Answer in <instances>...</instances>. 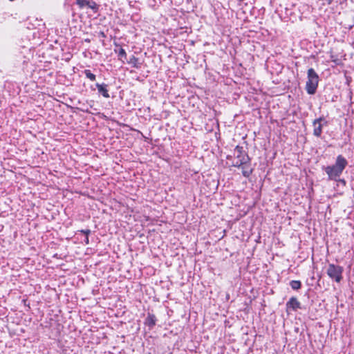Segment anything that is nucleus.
<instances>
[{
  "instance_id": "obj_1",
  "label": "nucleus",
  "mask_w": 354,
  "mask_h": 354,
  "mask_svg": "<svg viewBox=\"0 0 354 354\" xmlns=\"http://www.w3.org/2000/svg\"><path fill=\"white\" fill-rule=\"evenodd\" d=\"M347 164V160L342 155H339L337 157L335 164L332 166L326 167L324 170L328 174L329 179L337 180V178L342 174Z\"/></svg>"
},
{
  "instance_id": "obj_2",
  "label": "nucleus",
  "mask_w": 354,
  "mask_h": 354,
  "mask_svg": "<svg viewBox=\"0 0 354 354\" xmlns=\"http://www.w3.org/2000/svg\"><path fill=\"white\" fill-rule=\"evenodd\" d=\"M307 77L308 80L306 84V90L308 94L313 95L316 92L319 82V76L313 68H309L308 70Z\"/></svg>"
},
{
  "instance_id": "obj_3",
  "label": "nucleus",
  "mask_w": 354,
  "mask_h": 354,
  "mask_svg": "<svg viewBox=\"0 0 354 354\" xmlns=\"http://www.w3.org/2000/svg\"><path fill=\"white\" fill-rule=\"evenodd\" d=\"M344 268L337 265L330 263L327 268L326 273L330 279L334 280L337 283H339L342 280V273Z\"/></svg>"
},
{
  "instance_id": "obj_4",
  "label": "nucleus",
  "mask_w": 354,
  "mask_h": 354,
  "mask_svg": "<svg viewBox=\"0 0 354 354\" xmlns=\"http://www.w3.org/2000/svg\"><path fill=\"white\" fill-rule=\"evenodd\" d=\"M234 155L236 157L232 163L234 167H240L241 164L245 163V161H249L250 158L242 147H235Z\"/></svg>"
},
{
  "instance_id": "obj_5",
  "label": "nucleus",
  "mask_w": 354,
  "mask_h": 354,
  "mask_svg": "<svg viewBox=\"0 0 354 354\" xmlns=\"http://www.w3.org/2000/svg\"><path fill=\"white\" fill-rule=\"evenodd\" d=\"M76 4L79 6L80 8L88 7L92 10H93L94 12H97L98 10V5L93 1L76 0Z\"/></svg>"
},
{
  "instance_id": "obj_6",
  "label": "nucleus",
  "mask_w": 354,
  "mask_h": 354,
  "mask_svg": "<svg viewBox=\"0 0 354 354\" xmlns=\"http://www.w3.org/2000/svg\"><path fill=\"white\" fill-rule=\"evenodd\" d=\"M323 122L326 124V122L324 118H319L314 120L313 122V134L317 137H319L322 132Z\"/></svg>"
},
{
  "instance_id": "obj_7",
  "label": "nucleus",
  "mask_w": 354,
  "mask_h": 354,
  "mask_svg": "<svg viewBox=\"0 0 354 354\" xmlns=\"http://www.w3.org/2000/svg\"><path fill=\"white\" fill-rule=\"evenodd\" d=\"M239 167L241 168L242 174L245 177H249L252 172L250 160L245 161V163L241 164Z\"/></svg>"
},
{
  "instance_id": "obj_8",
  "label": "nucleus",
  "mask_w": 354,
  "mask_h": 354,
  "mask_svg": "<svg viewBox=\"0 0 354 354\" xmlns=\"http://www.w3.org/2000/svg\"><path fill=\"white\" fill-rule=\"evenodd\" d=\"M98 92L105 98H109L110 97L109 91L107 89V85L106 84H99L97 83L95 84Z\"/></svg>"
},
{
  "instance_id": "obj_9",
  "label": "nucleus",
  "mask_w": 354,
  "mask_h": 354,
  "mask_svg": "<svg viewBox=\"0 0 354 354\" xmlns=\"http://www.w3.org/2000/svg\"><path fill=\"white\" fill-rule=\"evenodd\" d=\"M287 306L288 308H292L293 310H296V309L300 308V303L298 301V300L295 297H292L290 299V300L287 303Z\"/></svg>"
},
{
  "instance_id": "obj_10",
  "label": "nucleus",
  "mask_w": 354,
  "mask_h": 354,
  "mask_svg": "<svg viewBox=\"0 0 354 354\" xmlns=\"http://www.w3.org/2000/svg\"><path fill=\"white\" fill-rule=\"evenodd\" d=\"M290 286L293 290H299L301 288V283L300 281L292 280L290 282Z\"/></svg>"
},
{
  "instance_id": "obj_11",
  "label": "nucleus",
  "mask_w": 354,
  "mask_h": 354,
  "mask_svg": "<svg viewBox=\"0 0 354 354\" xmlns=\"http://www.w3.org/2000/svg\"><path fill=\"white\" fill-rule=\"evenodd\" d=\"M84 73L85 76L89 79L91 81H95V75L91 73L90 70H85L84 71Z\"/></svg>"
},
{
  "instance_id": "obj_12",
  "label": "nucleus",
  "mask_w": 354,
  "mask_h": 354,
  "mask_svg": "<svg viewBox=\"0 0 354 354\" xmlns=\"http://www.w3.org/2000/svg\"><path fill=\"white\" fill-rule=\"evenodd\" d=\"M147 321L150 326H154L156 324V317L153 315H149Z\"/></svg>"
},
{
  "instance_id": "obj_13",
  "label": "nucleus",
  "mask_w": 354,
  "mask_h": 354,
  "mask_svg": "<svg viewBox=\"0 0 354 354\" xmlns=\"http://www.w3.org/2000/svg\"><path fill=\"white\" fill-rule=\"evenodd\" d=\"M130 64H132L133 65V66L135 67H137L136 64H137V62H138V59L134 57V56H132L131 58H130V60L129 62Z\"/></svg>"
},
{
  "instance_id": "obj_14",
  "label": "nucleus",
  "mask_w": 354,
  "mask_h": 354,
  "mask_svg": "<svg viewBox=\"0 0 354 354\" xmlns=\"http://www.w3.org/2000/svg\"><path fill=\"white\" fill-rule=\"evenodd\" d=\"M118 56H120L121 57H126L127 54H126L124 49H123L122 48H120L119 52H118Z\"/></svg>"
},
{
  "instance_id": "obj_15",
  "label": "nucleus",
  "mask_w": 354,
  "mask_h": 354,
  "mask_svg": "<svg viewBox=\"0 0 354 354\" xmlns=\"http://www.w3.org/2000/svg\"><path fill=\"white\" fill-rule=\"evenodd\" d=\"M80 232L83 233L86 236H88L91 233V230H82L80 231Z\"/></svg>"
},
{
  "instance_id": "obj_16",
  "label": "nucleus",
  "mask_w": 354,
  "mask_h": 354,
  "mask_svg": "<svg viewBox=\"0 0 354 354\" xmlns=\"http://www.w3.org/2000/svg\"><path fill=\"white\" fill-rule=\"evenodd\" d=\"M84 242L86 244H88V243H89L88 236H86V238L84 239Z\"/></svg>"
},
{
  "instance_id": "obj_17",
  "label": "nucleus",
  "mask_w": 354,
  "mask_h": 354,
  "mask_svg": "<svg viewBox=\"0 0 354 354\" xmlns=\"http://www.w3.org/2000/svg\"><path fill=\"white\" fill-rule=\"evenodd\" d=\"M340 183H343L344 185L346 183L345 180L343 179H339L338 180Z\"/></svg>"
},
{
  "instance_id": "obj_18",
  "label": "nucleus",
  "mask_w": 354,
  "mask_h": 354,
  "mask_svg": "<svg viewBox=\"0 0 354 354\" xmlns=\"http://www.w3.org/2000/svg\"><path fill=\"white\" fill-rule=\"evenodd\" d=\"M328 1V3H330V0H326Z\"/></svg>"
}]
</instances>
